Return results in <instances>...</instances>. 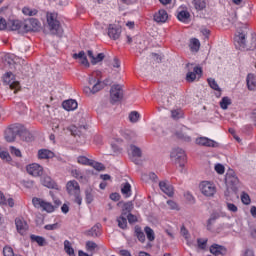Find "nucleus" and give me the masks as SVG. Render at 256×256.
I'll return each instance as SVG.
<instances>
[{
    "label": "nucleus",
    "mask_w": 256,
    "mask_h": 256,
    "mask_svg": "<svg viewBox=\"0 0 256 256\" xmlns=\"http://www.w3.org/2000/svg\"><path fill=\"white\" fill-rule=\"evenodd\" d=\"M167 19H169V14H167L166 10L161 9L154 14V21L156 23H166Z\"/></svg>",
    "instance_id": "20"
},
{
    "label": "nucleus",
    "mask_w": 256,
    "mask_h": 256,
    "mask_svg": "<svg viewBox=\"0 0 256 256\" xmlns=\"http://www.w3.org/2000/svg\"><path fill=\"white\" fill-rule=\"evenodd\" d=\"M130 153L131 157L130 159L135 163L136 165H139V159L143 157V152L141 151V148L135 146V145H130Z\"/></svg>",
    "instance_id": "12"
},
{
    "label": "nucleus",
    "mask_w": 256,
    "mask_h": 256,
    "mask_svg": "<svg viewBox=\"0 0 256 256\" xmlns=\"http://www.w3.org/2000/svg\"><path fill=\"white\" fill-rule=\"evenodd\" d=\"M196 145H201L202 147H219V143L215 142V140H211L207 137H200L196 139Z\"/></svg>",
    "instance_id": "14"
},
{
    "label": "nucleus",
    "mask_w": 256,
    "mask_h": 256,
    "mask_svg": "<svg viewBox=\"0 0 256 256\" xmlns=\"http://www.w3.org/2000/svg\"><path fill=\"white\" fill-rule=\"evenodd\" d=\"M22 13L24 15H27L28 17H35V15H37V13H39V11L37 9H33L30 7H24L22 9Z\"/></svg>",
    "instance_id": "41"
},
{
    "label": "nucleus",
    "mask_w": 256,
    "mask_h": 256,
    "mask_svg": "<svg viewBox=\"0 0 256 256\" xmlns=\"http://www.w3.org/2000/svg\"><path fill=\"white\" fill-rule=\"evenodd\" d=\"M10 153L15 155V157H22L21 150L17 149L15 146L10 147Z\"/></svg>",
    "instance_id": "58"
},
{
    "label": "nucleus",
    "mask_w": 256,
    "mask_h": 256,
    "mask_svg": "<svg viewBox=\"0 0 256 256\" xmlns=\"http://www.w3.org/2000/svg\"><path fill=\"white\" fill-rule=\"evenodd\" d=\"M55 154L48 149H40L38 151V159H53Z\"/></svg>",
    "instance_id": "29"
},
{
    "label": "nucleus",
    "mask_w": 256,
    "mask_h": 256,
    "mask_svg": "<svg viewBox=\"0 0 256 256\" xmlns=\"http://www.w3.org/2000/svg\"><path fill=\"white\" fill-rule=\"evenodd\" d=\"M208 84L211 89L218 91V97H221V88L219 87V84H217V81L213 78H208Z\"/></svg>",
    "instance_id": "36"
},
{
    "label": "nucleus",
    "mask_w": 256,
    "mask_h": 256,
    "mask_svg": "<svg viewBox=\"0 0 256 256\" xmlns=\"http://www.w3.org/2000/svg\"><path fill=\"white\" fill-rule=\"evenodd\" d=\"M148 241H155V231L151 229V227L146 226L144 228Z\"/></svg>",
    "instance_id": "43"
},
{
    "label": "nucleus",
    "mask_w": 256,
    "mask_h": 256,
    "mask_svg": "<svg viewBox=\"0 0 256 256\" xmlns=\"http://www.w3.org/2000/svg\"><path fill=\"white\" fill-rule=\"evenodd\" d=\"M246 35L245 33H239L238 35L235 36V46L236 49H239L240 51H253L256 47V40L252 39L251 45H247V40H246Z\"/></svg>",
    "instance_id": "2"
},
{
    "label": "nucleus",
    "mask_w": 256,
    "mask_h": 256,
    "mask_svg": "<svg viewBox=\"0 0 256 256\" xmlns=\"http://www.w3.org/2000/svg\"><path fill=\"white\" fill-rule=\"evenodd\" d=\"M21 131V125L12 124L4 131V139L7 143H13Z\"/></svg>",
    "instance_id": "4"
},
{
    "label": "nucleus",
    "mask_w": 256,
    "mask_h": 256,
    "mask_svg": "<svg viewBox=\"0 0 256 256\" xmlns=\"http://www.w3.org/2000/svg\"><path fill=\"white\" fill-rule=\"evenodd\" d=\"M66 191L68 195L72 197L73 195L81 193V186H79V182L76 180H70L66 184Z\"/></svg>",
    "instance_id": "10"
},
{
    "label": "nucleus",
    "mask_w": 256,
    "mask_h": 256,
    "mask_svg": "<svg viewBox=\"0 0 256 256\" xmlns=\"http://www.w3.org/2000/svg\"><path fill=\"white\" fill-rule=\"evenodd\" d=\"M229 105H231V98L229 97H223L220 101V107L221 109L227 110L229 109Z\"/></svg>",
    "instance_id": "45"
},
{
    "label": "nucleus",
    "mask_w": 256,
    "mask_h": 256,
    "mask_svg": "<svg viewBox=\"0 0 256 256\" xmlns=\"http://www.w3.org/2000/svg\"><path fill=\"white\" fill-rule=\"evenodd\" d=\"M64 251L67 253V255L75 256V250L71 246V242H69V240L64 241Z\"/></svg>",
    "instance_id": "39"
},
{
    "label": "nucleus",
    "mask_w": 256,
    "mask_h": 256,
    "mask_svg": "<svg viewBox=\"0 0 256 256\" xmlns=\"http://www.w3.org/2000/svg\"><path fill=\"white\" fill-rule=\"evenodd\" d=\"M227 209L229 211H231L232 213H237V211H238L237 206L233 203H227Z\"/></svg>",
    "instance_id": "64"
},
{
    "label": "nucleus",
    "mask_w": 256,
    "mask_h": 256,
    "mask_svg": "<svg viewBox=\"0 0 256 256\" xmlns=\"http://www.w3.org/2000/svg\"><path fill=\"white\" fill-rule=\"evenodd\" d=\"M29 23L32 27V31H37L38 29L41 28V22H39L38 19L36 18H30L29 20Z\"/></svg>",
    "instance_id": "44"
},
{
    "label": "nucleus",
    "mask_w": 256,
    "mask_h": 256,
    "mask_svg": "<svg viewBox=\"0 0 256 256\" xmlns=\"http://www.w3.org/2000/svg\"><path fill=\"white\" fill-rule=\"evenodd\" d=\"M215 171L219 175H223V173H225V166H223V164H216L215 165Z\"/></svg>",
    "instance_id": "60"
},
{
    "label": "nucleus",
    "mask_w": 256,
    "mask_h": 256,
    "mask_svg": "<svg viewBox=\"0 0 256 256\" xmlns=\"http://www.w3.org/2000/svg\"><path fill=\"white\" fill-rule=\"evenodd\" d=\"M127 219H128V223H130V225H133V223H137V216L129 213L126 215Z\"/></svg>",
    "instance_id": "61"
},
{
    "label": "nucleus",
    "mask_w": 256,
    "mask_h": 256,
    "mask_svg": "<svg viewBox=\"0 0 256 256\" xmlns=\"http://www.w3.org/2000/svg\"><path fill=\"white\" fill-rule=\"evenodd\" d=\"M90 167H93L96 171H105V166L102 163L91 160Z\"/></svg>",
    "instance_id": "49"
},
{
    "label": "nucleus",
    "mask_w": 256,
    "mask_h": 256,
    "mask_svg": "<svg viewBox=\"0 0 256 256\" xmlns=\"http://www.w3.org/2000/svg\"><path fill=\"white\" fill-rule=\"evenodd\" d=\"M167 205L169 209H172L173 211H179V204L173 200H168Z\"/></svg>",
    "instance_id": "54"
},
{
    "label": "nucleus",
    "mask_w": 256,
    "mask_h": 256,
    "mask_svg": "<svg viewBox=\"0 0 256 256\" xmlns=\"http://www.w3.org/2000/svg\"><path fill=\"white\" fill-rule=\"evenodd\" d=\"M77 161L80 165H89L90 166L92 160L85 156H79Z\"/></svg>",
    "instance_id": "50"
},
{
    "label": "nucleus",
    "mask_w": 256,
    "mask_h": 256,
    "mask_svg": "<svg viewBox=\"0 0 256 256\" xmlns=\"http://www.w3.org/2000/svg\"><path fill=\"white\" fill-rule=\"evenodd\" d=\"M210 253L215 256L226 255L227 249H225V247L221 245L213 244L212 246H210Z\"/></svg>",
    "instance_id": "21"
},
{
    "label": "nucleus",
    "mask_w": 256,
    "mask_h": 256,
    "mask_svg": "<svg viewBox=\"0 0 256 256\" xmlns=\"http://www.w3.org/2000/svg\"><path fill=\"white\" fill-rule=\"evenodd\" d=\"M110 99L112 103H117L123 99V86L115 84L110 89Z\"/></svg>",
    "instance_id": "8"
},
{
    "label": "nucleus",
    "mask_w": 256,
    "mask_h": 256,
    "mask_svg": "<svg viewBox=\"0 0 256 256\" xmlns=\"http://www.w3.org/2000/svg\"><path fill=\"white\" fill-rule=\"evenodd\" d=\"M74 197V202L77 203V205H81L83 198L81 197V193L72 195Z\"/></svg>",
    "instance_id": "63"
},
{
    "label": "nucleus",
    "mask_w": 256,
    "mask_h": 256,
    "mask_svg": "<svg viewBox=\"0 0 256 256\" xmlns=\"http://www.w3.org/2000/svg\"><path fill=\"white\" fill-rule=\"evenodd\" d=\"M15 225L20 235H25L27 233V230L29 229L27 221H25V219L21 217L15 219Z\"/></svg>",
    "instance_id": "13"
},
{
    "label": "nucleus",
    "mask_w": 256,
    "mask_h": 256,
    "mask_svg": "<svg viewBox=\"0 0 256 256\" xmlns=\"http://www.w3.org/2000/svg\"><path fill=\"white\" fill-rule=\"evenodd\" d=\"M199 189L205 197H213L215 193H217V188L215 187V184L209 182V181H203L199 185Z\"/></svg>",
    "instance_id": "7"
},
{
    "label": "nucleus",
    "mask_w": 256,
    "mask_h": 256,
    "mask_svg": "<svg viewBox=\"0 0 256 256\" xmlns=\"http://www.w3.org/2000/svg\"><path fill=\"white\" fill-rule=\"evenodd\" d=\"M189 17H191V14H189L188 11H181L177 15L178 20L182 21V23H187V21H189Z\"/></svg>",
    "instance_id": "40"
},
{
    "label": "nucleus",
    "mask_w": 256,
    "mask_h": 256,
    "mask_svg": "<svg viewBox=\"0 0 256 256\" xmlns=\"http://www.w3.org/2000/svg\"><path fill=\"white\" fill-rule=\"evenodd\" d=\"M71 175L78 181H87V177H85L83 172L77 168L71 170Z\"/></svg>",
    "instance_id": "31"
},
{
    "label": "nucleus",
    "mask_w": 256,
    "mask_h": 256,
    "mask_svg": "<svg viewBox=\"0 0 256 256\" xmlns=\"http://www.w3.org/2000/svg\"><path fill=\"white\" fill-rule=\"evenodd\" d=\"M135 237H137L140 243H145V232L141 229V226H135L134 228Z\"/></svg>",
    "instance_id": "32"
},
{
    "label": "nucleus",
    "mask_w": 256,
    "mask_h": 256,
    "mask_svg": "<svg viewBox=\"0 0 256 256\" xmlns=\"http://www.w3.org/2000/svg\"><path fill=\"white\" fill-rule=\"evenodd\" d=\"M197 75L199 76L203 75V68L199 66L194 67L193 72L189 71L186 74V81L188 83H193V81L197 79Z\"/></svg>",
    "instance_id": "15"
},
{
    "label": "nucleus",
    "mask_w": 256,
    "mask_h": 256,
    "mask_svg": "<svg viewBox=\"0 0 256 256\" xmlns=\"http://www.w3.org/2000/svg\"><path fill=\"white\" fill-rule=\"evenodd\" d=\"M41 183L44 187H47L48 189H59V185L56 184L50 176H43L41 178Z\"/></svg>",
    "instance_id": "19"
},
{
    "label": "nucleus",
    "mask_w": 256,
    "mask_h": 256,
    "mask_svg": "<svg viewBox=\"0 0 256 256\" xmlns=\"http://www.w3.org/2000/svg\"><path fill=\"white\" fill-rule=\"evenodd\" d=\"M170 157L175 165L181 169L185 167V163H187V154H185V150L181 148H175L172 150Z\"/></svg>",
    "instance_id": "3"
},
{
    "label": "nucleus",
    "mask_w": 256,
    "mask_h": 256,
    "mask_svg": "<svg viewBox=\"0 0 256 256\" xmlns=\"http://www.w3.org/2000/svg\"><path fill=\"white\" fill-rule=\"evenodd\" d=\"M159 187L165 195H168V197H173V186L171 184H167V182L161 181L159 182Z\"/></svg>",
    "instance_id": "24"
},
{
    "label": "nucleus",
    "mask_w": 256,
    "mask_h": 256,
    "mask_svg": "<svg viewBox=\"0 0 256 256\" xmlns=\"http://www.w3.org/2000/svg\"><path fill=\"white\" fill-rule=\"evenodd\" d=\"M87 55H88L92 65H97V63H101V61H103V59H105L104 53L94 54L93 50H88Z\"/></svg>",
    "instance_id": "17"
},
{
    "label": "nucleus",
    "mask_w": 256,
    "mask_h": 256,
    "mask_svg": "<svg viewBox=\"0 0 256 256\" xmlns=\"http://www.w3.org/2000/svg\"><path fill=\"white\" fill-rule=\"evenodd\" d=\"M30 239L34 243H37L39 247H45V245H47V241L42 236H37L35 234H32L30 236Z\"/></svg>",
    "instance_id": "34"
},
{
    "label": "nucleus",
    "mask_w": 256,
    "mask_h": 256,
    "mask_svg": "<svg viewBox=\"0 0 256 256\" xmlns=\"http://www.w3.org/2000/svg\"><path fill=\"white\" fill-rule=\"evenodd\" d=\"M192 5L196 11H203L207 7V2L205 0H192Z\"/></svg>",
    "instance_id": "33"
},
{
    "label": "nucleus",
    "mask_w": 256,
    "mask_h": 256,
    "mask_svg": "<svg viewBox=\"0 0 256 256\" xmlns=\"http://www.w3.org/2000/svg\"><path fill=\"white\" fill-rule=\"evenodd\" d=\"M131 211H133V202H126L123 205L122 215H127V213L129 214Z\"/></svg>",
    "instance_id": "48"
},
{
    "label": "nucleus",
    "mask_w": 256,
    "mask_h": 256,
    "mask_svg": "<svg viewBox=\"0 0 256 256\" xmlns=\"http://www.w3.org/2000/svg\"><path fill=\"white\" fill-rule=\"evenodd\" d=\"M95 199V191H93V188L88 187L85 189V201L87 205H91L92 201Z\"/></svg>",
    "instance_id": "30"
},
{
    "label": "nucleus",
    "mask_w": 256,
    "mask_h": 256,
    "mask_svg": "<svg viewBox=\"0 0 256 256\" xmlns=\"http://www.w3.org/2000/svg\"><path fill=\"white\" fill-rule=\"evenodd\" d=\"M47 24L48 29L52 35H57V37H63V27L61 26V22L57 20V15L53 13H48Z\"/></svg>",
    "instance_id": "1"
},
{
    "label": "nucleus",
    "mask_w": 256,
    "mask_h": 256,
    "mask_svg": "<svg viewBox=\"0 0 256 256\" xmlns=\"http://www.w3.org/2000/svg\"><path fill=\"white\" fill-rule=\"evenodd\" d=\"M19 137L22 141H26L27 143H31V141H33V134H31L29 130H26L25 128H23V126H21Z\"/></svg>",
    "instance_id": "25"
},
{
    "label": "nucleus",
    "mask_w": 256,
    "mask_h": 256,
    "mask_svg": "<svg viewBox=\"0 0 256 256\" xmlns=\"http://www.w3.org/2000/svg\"><path fill=\"white\" fill-rule=\"evenodd\" d=\"M225 181L226 185H228V187H231V189L233 190L237 189V185H239V178H237V175H235V172L233 170L227 172Z\"/></svg>",
    "instance_id": "9"
},
{
    "label": "nucleus",
    "mask_w": 256,
    "mask_h": 256,
    "mask_svg": "<svg viewBox=\"0 0 256 256\" xmlns=\"http://www.w3.org/2000/svg\"><path fill=\"white\" fill-rule=\"evenodd\" d=\"M101 89H103V83L101 82H97L96 84L93 85L92 88L90 87H85L84 88V93L86 95H91V93L93 95H95V93H98V91H101Z\"/></svg>",
    "instance_id": "26"
},
{
    "label": "nucleus",
    "mask_w": 256,
    "mask_h": 256,
    "mask_svg": "<svg viewBox=\"0 0 256 256\" xmlns=\"http://www.w3.org/2000/svg\"><path fill=\"white\" fill-rule=\"evenodd\" d=\"M26 171L32 177H41L43 175V167L36 163L28 165Z\"/></svg>",
    "instance_id": "11"
},
{
    "label": "nucleus",
    "mask_w": 256,
    "mask_h": 256,
    "mask_svg": "<svg viewBox=\"0 0 256 256\" xmlns=\"http://www.w3.org/2000/svg\"><path fill=\"white\" fill-rule=\"evenodd\" d=\"M241 201L244 203V205H249L251 203V198L249 197V194L243 193L241 196Z\"/></svg>",
    "instance_id": "57"
},
{
    "label": "nucleus",
    "mask_w": 256,
    "mask_h": 256,
    "mask_svg": "<svg viewBox=\"0 0 256 256\" xmlns=\"http://www.w3.org/2000/svg\"><path fill=\"white\" fill-rule=\"evenodd\" d=\"M99 227H101L100 224L94 225L90 230L84 232V235H86L87 237H99V235H101Z\"/></svg>",
    "instance_id": "28"
},
{
    "label": "nucleus",
    "mask_w": 256,
    "mask_h": 256,
    "mask_svg": "<svg viewBox=\"0 0 256 256\" xmlns=\"http://www.w3.org/2000/svg\"><path fill=\"white\" fill-rule=\"evenodd\" d=\"M108 36L110 39L117 41L121 37V27L110 24L108 28Z\"/></svg>",
    "instance_id": "16"
},
{
    "label": "nucleus",
    "mask_w": 256,
    "mask_h": 256,
    "mask_svg": "<svg viewBox=\"0 0 256 256\" xmlns=\"http://www.w3.org/2000/svg\"><path fill=\"white\" fill-rule=\"evenodd\" d=\"M6 25V29L9 31H19L23 27V23L19 20H9Z\"/></svg>",
    "instance_id": "23"
},
{
    "label": "nucleus",
    "mask_w": 256,
    "mask_h": 256,
    "mask_svg": "<svg viewBox=\"0 0 256 256\" xmlns=\"http://www.w3.org/2000/svg\"><path fill=\"white\" fill-rule=\"evenodd\" d=\"M175 136L177 137V139H180L181 141H185L186 143H191V136H188L181 131H177L175 133Z\"/></svg>",
    "instance_id": "42"
},
{
    "label": "nucleus",
    "mask_w": 256,
    "mask_h": 256,
    "mask_svg": "<svg viewBox=\"0 0 256 256\" xmlns=\"http://www.w3.org/2000/svg\"><path fill=\"white\" fill-rule=\"evenodd\" d=\"M0 159H2V161H11V155H9V152L2 150L0 151Z\"/></svg>",
    "instance_id": "53"
},
{
    "label": "nucleus",
    "mask_w": 256,
    "mask_h": 256,
    "mask_svg": "<svg viewBox=\"0 0 256 256\" xmlns=\"http://www.w3.org/2000/svg\"><path fill=\"white\" fill-rule=\"evenodd\" d=\"M62 107L66 111H75V109H77V107H78V104H77V102L75 100L70 99V100H65L62 103Z\"/></svg>",
    "instance_id": "27"
},
{
    "label": "nucleus",
    "mask_w": 256,
    "mask_h": 256,
    "mask_svg": "<svg viewBox=\"0 0 256 256\" xmlns=\"http://www.w3.org/2000/svg\"><path fill=\"white\" fill-rule=\"evenodd\" d=\"M207 239H203V238H198L197 239V243H198V247L199 249H206L207 248Z\"/></svg>",
    "instance_id": "55"
},
{
    "label": "nucleus",
    "mask_w": 256,
    "mask_h": 256,
    "mask_svg": "<svg viewBox=\"0 0 256 256\" xmlns=\"http://www.w3.org/2000/svg\"><path fill=\"white\" fill-rule=\"evenodd\" d=\"M219 217H221V215L218 212H214L210 215V218L207 221L208 231H211V227H212L213 223H215V220L219 219Z\"/></svg>",
    "instance_id": "35"
},
{
    "label": "nucleus",
    "mask_w": 256,
    "mask_h": 256,
    "mask_svg": "<svg viewBox=\"0 0 256 256\" xmlns=\"http://www.w3.org/2000/svg\"><path fill=\"white\" fill-rule=\"evenodd\" d=\"M32 205L36 209H42V211H46V213H53V211H55V206L51 204V202H47L42 198L34 197L32 199Z\"/></svg>",
    "instance_id": "5"
},
{
    "label": "nucleus",
    "mask_w": 256,
    "mask_h": 256,
    "mask_svg": "<svg viewBox=\"0 0 256 256\" xmlns=\"http://www.w3.org/2000/svg\"><path fill=\"white\" fill-rule=\"evenodd\" d=\"M3 81L5 85H8L9 88L14 91V93L21 91V84L19 83V81H16L15 75H13L11 72H7L3 76Z\"/></svg>",
    "instance_id": "6"
},
{
    "label": "nucleus",
    "mask_w": 256,
    "mask_h": 256,
    "mask_svg": "<svg viewBox=\"0 0 256 256\" xmlns=\"http://www.w3.org/2000/svg\"><path fill=\"white\" fill-rule=\"evenodd\" d=\"M181 115H182V112L179 109L171 111L172 119H181Z\"/></svg>",
    "instance_id": "59"
},
{
    "label": "nucleus",
    "mask_w": 256,
    "mask_h": 256,
    "mask_svg": "<svg viewBox=\"0 0 256 256\" xmlns=\"http://www.w3.org/2000/svg\"><path fill=\"white\" fill-rule=\"evenodd\" d=\"M117 223L120 229H127V215L121 214V216L117 218Z\"/></svg>",
    "instance_id": "38"
},
{
    "label": "nucleus",
    "mask_w": 256,
    "mask_h": 256,
    "mask_svg": "<svg viewBox=\"0 0 256 256\" xmlns=\"http://www.w3.org/2000/svg\"><path fill=\"white\" fill-rule=\"evenodd\" d=\"M201 47V43L199 42V39L193 38L190 43V49L191 51H199V48Z\"/></svg>",
    "instance_id": "46"
},
{
    "label": "nucleus",
    "mask_w": 256,
    "mask_h": 256,
    "mask_svg": "<svg viewBox=\"0 0 256 256\" xmlns=\"http://www.w3.org/2000/svg\"><path fill=\"white\" fill-rule=\"evenodd\" d=\"M95 75H101V72H95L89 76L88 78L89 85H97V83H101Z\"/></svg>",
    "instance_id": "47"
},
{
    "label": "nucleus",
    "mask_w": 256,
    "mask_h": 256,
    "mask_svg": "<svg viewBox=\"0 0 256 256\" xmlns=\"http://www.w3.org/2000/svg\"><path fill=\"white\" fill-rule=\"evenodd\" d=\"M3 255L4 256H15V253L13 252V248L10 246H5L3 249Z\"/></svg>",
    "instance_id": "56"
},
{
    "label": "nucleus",
    "mask_w": 256,
    "mask_h": 256,
    "mask_svg": "<svg viewBox=\"0 0 256 256\" xmlns=\"http://www.w3.org/2000/svg\"><path fill=\"white\" fill-rule=\"evenodd\" d=\"M22 185H24V187H26V189H31V188H33V185H35V182L32 180H24L22 182Z\"/></svg>",
    "instance_id": "62"
},
{
    "label": "nucleus",
    "mask_w": 256,
    "mask_h": 256,
    "mask_svg": "<svg viewBox=\"0 0 256 256\" xmlns=\"http://www.w3.org/2000/svg\"><path fill=\"white\" fill-rule=\"evenodd\" d=\"M97 249V243L93 242V241H87L86 242V250L90 251L91 253H93V251H95Z\"/></svg>",
    "instance_id": "52"
},
{
    "label": "nucleus",
    "mask_w": 256,
    "mask_h": 256,
    "mask_svg": "<svg viewBox=\"0 0 256 256\" xmlns=\"http://www.w3.org/2000/svg\"><path fill=\"white\" fill-rule=\"evenodd\" d=\"M139 112L137 111H133L129 114V120L131 121V123H137V121H139Z\"/></svg>",
    "instance_id": "51"
},
{
    "label": "nucleus",
    "mask_w": 256,
    "mask_h": 256,
    "mask_svg": "<svg viewBox=\"0 0 256 256\" xmlns=\"http://www.w3.org/2000/svg\"><path fill=\"white\" fill-rule=\"evenodd\" d=\"M246 85L249 91H256V76L253 73H249L246 77Z\"/></svg>",
    "instance_id": "22"
},
{
    "label": "nucleus",
    "mask_w": 256,
    "mask_h": 256,
    "mask_svg": "<svg viewBox=\"0 0 256 256\" xmlns=\"http://www.w3.org/2000/svg\"><path fill=\"white\" fill-rule=\"evenodd\" d=\"M121 193L126 198L131 197V184H129V182H126V183L122 184Z\"/></svg>",
    "instance_id": "37"
},
{
    "label": "nucleus",
    "mask_w": 256,
    "mask_h": 256,
    "mask_svg": "<svg viewBox=\"0 0 256 256\" xmlns=\"http://www.w3.org/2000/svg\"><path fill=\"white\" fill-rule=\"evenodd\" d=\"M69 131L71 133V135H73L74 137H82V135H85V131H87V126H70Z\"/></svg>",
    "instance_id": "18"
}]
</instances>
